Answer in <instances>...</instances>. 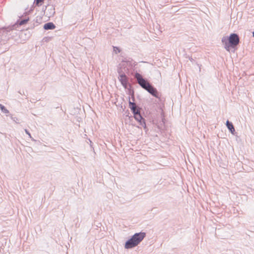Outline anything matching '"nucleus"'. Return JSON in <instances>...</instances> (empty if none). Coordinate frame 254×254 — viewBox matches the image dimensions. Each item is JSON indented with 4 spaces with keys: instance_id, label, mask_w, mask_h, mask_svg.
<instances>
[{
    "instance_id": "1",
    "label": "nucleus",
    "mask_w": 254,
    "mask_h": 254,
    "mask_svg": "<svg viewBox=\"0 0 254 254\" xmlns=\"http://www.w3.org/2000/svg\"><path fill=\"white\" fill-rule=\"evenodd\" d=\"M134 77L137 83L143 89L147 91L153 97L157 98H159V93L157 89L145 78L139 73L136 72L134 74Z\"/></svg>"
},
{
    "instance_id": "2",
    "label": "nucleus",
    "mask_w": 254,
    "mask_h": 254,
    "mask_svg": "<svg viewBox=\"0 0 254 254\" xmlns=\"http://www.w3.org/2000/svg\"><path fill=\"white\" fill-rule=\"evenodd\" d=\"M145 236L146 233L145 232H140L135 233L126 242L125 244V249H130L137 246Z\"/></svg>"
},
{
    "instance_id": "3",
    "label": "nucleus",
    "mask_w": 254,
    "mask_h": 254,
    "mask_svg": "<svg viewBox=\"0 0 254 254\" xmlns=\"http://www.w3.org/2000/svg\"><path fill=\"white\" fill-rule=\"evenodd\" d=\"M222 42L225 45V49L229 51L230 48H234L239 44L240 39L237 34L232 33L229 37H223Z\"/></svg>"
},
{
    "instance_id": "4",
    "label": "nucleus",
    "mask_w": 254,
    "mask_h": 254,
    "mask_svg": "<svg viewBox=\"0 0 254 254\" xmlns=\"http://www.w3.org/2000/svg\"><path fill=\"white\" fill-rule=\"evenodd\" d=\"M122 66L127 68V70L129 71V70H133L134 73L137 71H135V66L137 65L136 62L134 61L132 59L130 58H125L123 60L122 64H121ZM134 74H133L134 75Z\"/></svg>"
},
{
    "instance_id": "5",
    "label": "nucleus",
    "mask_w": 254,
    "mask_h": 254,
    "mask_svg": "<svg viewBox=\"0 0 254 254\" xmlns=\"http://www.w3.org/2000/svg\"><path fill=\"white\" fill-rule=\"evenodd\" d=\"M118 72L119 74L118 79L121 84L125 89H127V87L130 86V84L128 82V77L126 75V74L122 71V69L121 68L118 69Z\"/></svg>"
},
{
    "instance_id": "6",
    "label": "nucleus",
    "mask_w": 254,
    "mask_h": 254,
    "mask_svg": "<svg viewBox=\"0 0 254 254\" xmlns=\"http://www.w3.org/2000/svg\"><path fill=\"white\" fill-rule=\"evenodd\" d=\"M129 101H128V106L130 108L131 112L133 115V117H135L136 115L140 114V108L138 107H137L135 103L133 102H131L130 101V98L129 97Z\"/></svg>"
},
{
    "instance_id": "7",
    "label": "nucleus",
    "mask_w": 254,
    "mask_h": 254,
    "mask_svg": "<svg viewBox=\"0 0 254 254\" xmlns=\"http://www.w3.org/2000/svg\"><path fill=\"white\" fill-rule=\"evenodd\" d=\"M135 120L139 123V125L143 127V128L146 130H148L147 127L146 125L145 120L141 115L140 114L136 115L134 117Z\"/></svg>"
},
{
    "instance_id": "8",
    "label": "nucleus",
    "mask_w": 254,
    "mask_h": 254,
    "mask_svg": "<svg viewBox=\"0 0 254 254\" xmlns=\"http://www.w3.org/2000/svg\"><path fill=\"white\" fill-rule=\"evenodd\" d=\"M226 126L229 129V131L232 134H234L235 133V129L233 123L231 122H230L229 120H227L226 123Z\"/></svg>"
},
{
    "instance_id": "9",
    "label": "nucleus",
    "mask_w": 254,
    "mask_h": 254,
    "mask_svg": "<svg viewBox=\"0 0 254 254\" xmlns=\"http://www.w3.org/2000/svg\"><path fill=\"white\" fill-rule=\"evenodd\" d=\"M55 28L56 25L52 22L45 23L43 26V28L46 30H53Z\"/></svg>"
},
{
    "instance_id": "10",
    "label": "nucleus",
    "mask_w": 254,
    "mask_h": 254,
    "mask_svg": "<svg viewBox=\"0 0 254 254\" xmlns=\"http://www.w3.org/2000/svg\"><path fill=\"white\" fill-rule=\"evenodd\" d=\"M29 18H21V19H19L17 21V22L18 23V24L19 25H24L26 23H27V22L29 21Z\"/></svg>"
},
{
    "instance_id": "11",
    "label": "nucleus",
    "mask_w": 254,
    "mask_h": 254,
    "mask_svg": "<svg viewBox=\"0 0 254 254\" xmlns=\"http://www.w3.org/2000/svg\"><path fill=\"white\" fill-rule=\"evenodd\" d=\"M128 86L129 87V88H127L128 94L129 95L131 96V99L133 101V102H134V100H135L134 96V91L133 89H131V86L130 85V86Z\"/></svg>"
},
{
    "instance_id": "12",
    "label": "nucleus",
    "mask_w": 254,
    "mask_h": 254,
    "mask_svg": "<svg viewBox=\"0 0 254 254\" xmlns=\"http://www.w3.org/2000/svg\"><path fill=\"white\" fill-rule=\"evenodd\" d=\"M0 110L2 112L5 114H7L9 113V111L2 104H0Z\"/></svg>"
},
{
    "instance_id": "13",
    "label": "nucleus",
    "mask_w": 254,
    "mask_h": 254,
    "mask_svg": "<svg viewBox=\"0 0 254 254\" xmlns=\"http://www.w3.org/2000/svg\"><path fill=\"white\" fill-rule=\"evenodd\" d=\"M44 0H34V3L35 4V6H40L42 5V3L44 2Z\"/></svg>"
},
{
    "instance_id": "14",
    "label": "nucleus",
    "mask_w": 254,
    "mask_h": 254,
    "mask_svg": "<svg viewBox=\"0 0 254 254\" xmlns=\"http://www.w3.org/2000/svg\"><path fill=\"white\" fill-rule=\"evenodd\" d=\"M114 51L116 52V53H120L121 52L120 48L117 47H114Z\"/></svg>"
},
{
    "instance_id": "15",
    "label": "nucleus",
    "mask_w": 254,
    "mask_h": 254,
    "mask_svg": "<svg viewBox=\"0 0 254 254\" xmlns=\"http://www.w3.org/2000/svg\"><path fill=\"white\" fill-rule=\"evenodd\" d=\"M25 130V133H26L27 135H29V136L30 138H32V136H31V134H30V132L28 131V129H25V130Z\"/></svg>"
},
{
    "instance_id": "16",
    "label": "nucleus",
    "mask_w": 254,
    "mask_h": 254,
    "mask_svg": "<svg viewBox=\"0 0 254 254\" xmlns=\"http://www.w3.org/2000/svg\"><path fill=\"white\" fill-rule=\"evenodd\" d=\"M14 27H15V25H13L12 26V28H11V27H7V28H5V29H6L7 32H9L10 30H11L12 29H13L14 28Z\"/></svg>"
},
{
    "instance_id": "17",
    "label": "nucleus",
    "mask_w": 254,
    "mask_h": 254,
    "mask_svg": "<svg viewBox=\"0 0 254 254\" xmlns=\"http://www.w3.org/2000/svg\"><path fill=\"white\" fill-rule=\"evenodd\" d=\"M51 11H52V13H55L54 9H51Z\"/></svg>"
},
{
    "instance_id": "18",
    "label": "nucleus",
    "mask_w": 254,
    "mask_h": 254,
    "mask_svg": "<svg viewBox=\"0 0 254 254\" xmlns=\"http://www.w3.org/2000/svg\"><path fill=\"white\" fill-rule=\"evenodd\" d=\"M253 36L254 37V31L253 32Z\"/></svg>"
},
{
    "instance_id": "19",
    "label": "nucleus",
    "mask_w": 254,
    "mask_h": 254,
    "mask_svg": "<svg viewBox=\"0 0 254 254\" xmlns=\"http://www.w3.org/2000/svg\"><path fill=\"white\" fill-rule=\"evenodd\" d=\"M19 93L21 95L22 94V92H21L20 91H19Z\"/></svg>"
},
{
    "instance_id": "20",
    "label": "nucleus",
    "mask_w": 254,
    "mask_h": 254,
    "mask_svg": "<svg viewBox=\"0 0 254 254\" xmlns=\"http://www.w3.org/2000/svg\"><path fill=\"white\" fill-rule=\"evenodd\" d=\"M31 11H32V9H30V10H29V12H31Z\"/></svg>"
}]
</instances>
